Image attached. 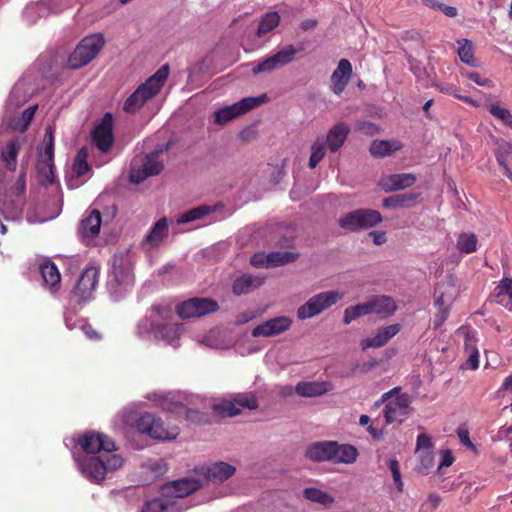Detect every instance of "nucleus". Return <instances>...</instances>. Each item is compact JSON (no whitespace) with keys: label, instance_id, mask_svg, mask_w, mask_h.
I'll use <instances>...</instances> for the list:
<instances>
[{"label":"nucleus","instance_id":"obj_1","mask_svg":"<svg viewBox=\"0 0 512 512\" xmlns=\"http://www.w3.org/2000/svg\"><path fill=\"white\" fill-rule=\"evenodd\" d=\"M76 443L86 453L75 458L78 469L92 483L100 484L108 472L123 465L122 457L115 453V442L104 433L86 431L78 436Z\"/></svg>","mask_w":512,"mask_h":512},{"label":"nucleus","instance_id":"obj_2","mask_svg":"<svg viewBox=\"0 0 512 512\" xmlns=\"http://www.w3.org/2000/svg\"><path fill=\"white\" fill-rule=\"evenodd\" d=\"M169 75L168 65H163L126 99L123 110L128 114H135L145 103L156 96Z\"/></svg>","mask_w":512,"mask_h":512},{"label":"nucleus","instance_id":"obj_3","mask_svg":"<svg viewBox=\"0 0 512 512\" xmlns=\"http://www.w3.org/2000/svg\"><path fill=\"white\" fill-rule=\"evenodd\" d=\"M104 37L94 34L83 38L68 58L71 69H79L89 64L104 46Z\"/></svg>","mask_w":512,"mask_h":512},{"label":"nucleus","instance_id":"obj_4","mask_svg":"<svg viewBox=\"0 0 512 512\" xmlns=\"http://www.w3.org/2000/svg\"><path fill=\"white\" fill-rule=\"evenodd\" d=\"M136 428L139 432L147 434L158 440H173L179 433L177 426L165 427L161 418L151 413H143L136 421Z\"/></svg>","mask_w":512,"mask_h":512},{"label":"nucleus","instance_id":"obj_5","mask_svg":"<svg viewBox=\"0 0 512 512\" xmlns=\"http://www.w3.org/2000/svg\"><path fill=\"white\" fill-rule=\"evenodd\" d=\"M382 221L379 211L373 209H357L346 213L338 220L339 226L348 231H359L376 226Z\"/></svg>","mask_w":512,"mask_h":512},{"label":"nucleus","instance_id":"obj_6","mask_svg":"<svg viewBox=\"0 0 512 512\" xmlns=\"http://www.w3.org/2000/svg\"><path fill=\"white\" fill-rule=\"evenodd\" d=\"M341 298L342 295L334 290L318 293L298 308L297 317L300 320L315 317L334 305Z\"/></svg>","mask_w":512,"mask_h":512},{"label":"nucleus","instance_id":"obj_7","mask_svg":"<svg viewBox=\"0 0 512 512\" xmlns=\"http://www.w3.org/2000/svg\"><path fill=\"white\" fill-rule=\"evenodd\" d=\"M110 277L109 287L119 295L127 292L134 284L131 265L122 257H114Z\"/></svg>","mask_w":512,"mask_h":512},{"label":"nucleus","instance_id":"obj_8","mask_svg":"<svg viewBox=\"0 0 512 512\" xmlns=\"http://www.w3.org/2000/svg\"><path fill=\"white\" fill-rule=\"evenodd\" d=\"M99 269L89 266L82 272L72 291V298L78 305L85 304L92 299L93 292L98 284Z\"/></svg>","mask_w":512,"mask_h":512},{"label":"nucleus","instance_id":"obj_9","mask_svg":"<svg viewBox=\"0 0 512 512\" xmlns=\"http://www.w3.org/2000/svg\"><path fill=\"white\" fill-rule=\"evenodd\" d=\"M26 190V172L21 171L17 180L11 187V194L17 197L16 200L8 201L0 199V211L5 219H16L21 215L24 208V201L19 197L25 193Z\"/></svg>","mask_w":512,"mask_h":512},{"label":"nucleus","instance_id":"obj_10","mask_svg":"<svg viewBox=\"0 0 512 512\" xmlns=\"http://www.w3.org/2000/svg\"><path fill=\"white\" fill-rule=\"evenodd\" d=\"M266 95L260 97H247L231 106L224 107L215 112V123L224 125L236 117L243 115L258 107L264 102Z\"/></svg>","mask_w":512,"mask_h":512},{"label":"nucleus","instance_id":"obj_11","mask_svg":"<svg viewBox=\"0 0 512 512\" xmlns=\"http://www.w3.org/2000/svg\"><path fill=\"white\" fill-rule=\"evenodd\" d=\"M219 305L215 300L209 298H191L177 306V314L182 319L201 317L216 312Z\"/></svg>","mask_w":512,"mask_h":512},{"label":"nucleus","instance_id":"obj_12","mask_svg":"<svg viewBox=\"0 0 512 512\" xmlns=\"http://www.w3.org/2000/svg\"><path fill=\"white\" fill-rule=\"evenodd\" d=\"M298 51L299 50L296 49L293 45H286L277 53L265 58L264 60L256 64L252 68V71L256 75L259 73L271 72L273 70L279 69L291 63L294 60L295 55L298 53Z\"/></svg>","mask_w":512,"mask_h":512},{"label":"nucleus","instance_id":"obj_13","mask_svg":"<svg viewBox=\"0 0 512 512\" xmlns=\"http://www.w3.org/2000/svg\"><path fill=\"white\" fill-rule=\"evenodd\" d=\"M162 152V149L154 150L146 155L142 165L138 168L134 164L130 173V181L139 184L147 177L158 175L164 168L163 163L159 160V156Z\"/></svg>","mask_w":512,"mask_h":512},{"label":"nucleus","instance_id":"obj_14","mask_svg":"<svg viewBox=\"0 0 512 512\" xmlns=\"http://www.w3.org/2000/svg\"><path fill=\"white\" fill-rule=\"evenodd\" d=\"M411 401L407 393L399 394L387 402L383 415L386 424L402 423L411 412Z\"/></svg>","mask_w":512,"mask_h":512},{"label":"nucleus","instance_id":"obj_15","mask_svg":"<svg viewBox=\"0 0 512 512\" xmlns=\"http://www.w3.org/2000/svg\"><path fill=\"white\" fill-rule=\"evenodd\" d=\"M113 125V115L107 112L92 133L93 141L98 149L104 153L110 151L114 143Z\"/></svg>","mask_w":512,"mask_h":512},{"label":"nucleus","instance_id":"obj_16","mask_svg":"<svg viewBox=\"0 0 512 512\" xmlns=\"http://www.w3.org/2000/svg\"><path fill=\"white\" fill-rule=\"evenodd\" d=\"M292 319L287 316L271 318L255 326L252 330L253 337H273L289 330Z\"/></svg>","mask_w":512,"mask_h":512},{"label":"nucleus","instance_id":"obj_17","mask_svg":"<svg viewBox=\"0 0 512 512\" xmlns=\"http://www.w3.org/2000/svg\"><path fill=\"white\" fill-rule=\"evenodd\" d=\"M201 483L193 478H182L164 485L161 493L171 499L184 498L200 489Z\"/></svg>","mask_w":512,"mask_h":512},{"label":"nucleus","instance_id":"obj_18","mask_svg":"<svg viewBox=\"0 0 512 512\" xmlns=\"http://www.w3.org/2000/svg\"><path fill=\"white\" fill-rule=\"evenodd\" d=\"M298 258V254L292 252H271L267 255L264 253L254 254L250 263L254 267L273 268L294 262Z\"/></svg>","mask_w":512,"mask_h":512},{"label":"nucleus","instance_id":"obj_19","mask_svg":"<svg viewBox=\"0 0 512 512\" xmlns=\"http://www.w3.org/2000/svg\"><path fill=\"white\" fill-rule=\"evenodd\" d=\"M352 75V65L347 59H341L331 76V89L340 95L348 85Z\"/></svg>","mask_w":512,"mask_h":512},{"label":"nucleus","instance_id":"obj_20","mask_svg":"<svg viewBox=\"0 0 512 512\" xmlns=\"http://www.w3.org/2000/svg\"><path fill=\"white\" fill-rule=\"evenodd\" d=\"M415 182L416 176L412 173L390 174L380 179L379 186L385 192H391L411 187Z\"/></svg>","mask_w":512,"mask_h":512},{"label":"nucleus","instance_id":"obj_21","mask_svg":"<svg viewBox=\"0 0 512 512\" xmlns=\"http://www.w3.org/2000/svg\"><path fill=\"white\" fill-rule=\"evenodd\" d=\"M401 326L399 324H391L380 328L375 336L361 340L360 345L363 350L369 348H380L388 343V341L399 333Z\"/></svg>","mask_w":512,"mask_h":512},{"label":"nucleus","instance_id":"obj_22","mask_svg":"<svg viewBox=\"0 0 512 512\" xmlns=\"http://www.w3.org/2000/svg\"><path fill=\"white\" fill-rule=\"evenodd\" d=\"M335 441H319L312 443L306 450L305 456L314 462L330 461L334 458Z\"/></svg>","mask_w":512,"mask_h":512},{"label":"nucleus","instance_id":"obj_23","mask_svg":"<svg viewBox=\"0 0 512 512\" xmlns=\"http://www.w3.org/2000/svg\"><path fill=\"white\" fill-rule=\"evenodd\" d=\"M350 131V126L345 122H339L329 129L326 144L331 153H336L343 146Z\"/></svg>","mask_w":512,"mask_h":512},{"label":"nucleus","instance_id":"obj_24","mask_svg":"<svg viewBox=\"0 0 512 512\" xmlns=\"http://www.w3.org/2000/svg\"><path fill=\"white\" fill-rule=\"evenodd\" d=\"M236 472V468L223 461L215 462L208 466L206 478L214 484H220L231 478Z\"/></svg>","mask_w":512,"mask_h":512},{"label":"nucleus","instance_id":"obj_25","mask_svg":"<svg viewBox=\"0 0 512 512\" xmlns=\"http://www.w3.org/2000/svg\"><path fill=\"white\" fill-rule=\"evenodd\" d=\"M265 278L243 274L237 277L232 285V292L236 296L248 294L264 284Z\"/></svg>","mask_w":512,"mask_h":512},{"label":"nucleus","instance_id":"obj_26","mask_svg":"<svg viewBox=\"0 0 512 512\" xmlns=\"http://www.w3.org/2000/svg\"><path fill=\"white\" fill-rule=\"evenodd\" d=\"M102 223L101 213L97 209H93L90 213L81 221L79 227V233L83 238H94L100 232Z\"/></svg>","mask_w":512,"mask_h":512},{"label":"nucleus","instance_id":"obj_27","mask_svg":"<svg viewBox=\"0 0 512 512\" xmlns=\"http://www.w3.org/2000/svg\"><path fill=\"white\" fill-rule=\"evenodd\" d=\"M142 512H181V508L177 500L162 494L159 498L146 501L142 507Z\"/></svg>","mask_w":512,"mask_h":512},{"label":"nucleus","instance_id":"obj_28","mask_svg":"<svg viewBox=\"0 0 512 512\" xmlns=\"http://www.w3.org/2000/svg\"><path fill=\"white\" fill-rule=\"evenodd\" d=\"M332 390L329 382H299L295 387V392L302 397H317Z\"/></svg>","mask_w":512,"mask_h":512},{"label":"nucleus","instance_id":"obj_29","mask_svg":"<svg viewBox=\"0 0 512 512\" xmlns=\"http://www.w3.org/2000/svg\"><path fill=\"white\" fill-rule=\"evenodd\" d=\"M371 314H377L382 318H386L394 314L396 305L394 300L389 296H374L368 300Z\"/></svg>","mask_w":512,"mask_h":512},{"label":"nucleus","instance_id":"obj_30","mask_svg":"<svg viewBox=\"0 0 512 512\" xmlns=\"http://www.w3.org/2000/svg\"><path fill=\"white\" fill-rule=\"evenodd\" d=\"M334 458L332 462L335 464H352L357 460L359 455L357 448L351 444H339L334 442Z\"/></svg>","mask_w":512,"mask_h":512},{"label":"nucleus","instance_id":"obj_31","mask_svg":"<svg viewBox=\"0 0 512 512\" xmlns=\"http://www.w3.org/2000/svg\"><path fill=\"white\" fill-rule=\"evenodd\" d=\"M403 144L400 141L393 140H374L370 145V153L373 157L383 158L392 155V153L400 150Z\"/></svg>","mask_w":512,"mask_h":512},{"label":"nucleus","instance_id":"obj_32","mask_svg":"<svg viewBox=\"0 0 512 512\" xmlns=\"http://www.w3.org/2000/svg\"><path fill=\"white\" fill-rule=\"evenodd\" d=\"M418 198L416 193H403L387 197L383 200L385 208H409L412 207Z\"/></svg>","mask_w":512,"mask_h":512},{"label":"nucleus","instance_id":"obj_33","mask_svg":"<svg viewBox=\"0 0 512 512\" xmlns=\"http://www.w3.org/2000/svg\"><path fill=\"white\" fill-rule=\"evenodd\" d=\"M20 151V143L17 138L11 139L1 153V159L10 171H15L17 167V156Z\"/></svg>","mask_w":512,"mask_h":512},{"label":"nucleus","instance_id":"obj_34","mask_svg":"<svg viewBox=\"0 0 512 512\" xmlns=\"http://www.w3.org/2000/svg\"><path fill=\"white\" fill-rule=\"evenodd\" d=\"M168 233V224L166 218L159 219L151 228L146 236V241L151 246H157Z\"/></svg>","mask_w":512,"mask_h":512},{"label":"nucleus","instance_id":"obj_35","mask_svg":"<svg viewBox=\"0 0 512 512\" xmlns=\"http://www.w3.org/2000/svg\"><path fill=\"white\" fill-rule=\"evenodd\" d=\"M215 212V208L209 205H200L198 207L192 208L185 213H182L177 218L178 224L189 223L195 220L202 219L204 216L209 215L210 213Z\"/></svg>","mask_w":512,"mask_h":512},{"label":"nucleus","instance_id":"obj_36","mask_svg":"<svg viewBox=\"0 0 512 512\" xmlns=\"http://www.w3.org/2000/svg\"><path fill=\"white\" fill-rule=\"evenodd\" d=\"M303 496L307 500H309L311 502L319 503V504L323 505L324 507H330L335 502V499L333 496H331L327 492H324V491H322L318 488H314V487L305 488L303 491Z\"/></svg>","mask_w":512,"mask_h":512},{"label":"nucleus","instance_id":"obj_37","mask_svg":"<svg viewBox=\"0 0 512 512\" xmlns=\"http://www.w3.org/2000/svg\"><path fill=\"white\" fill-rule=\"evenodd\" d=\"M88 157L89 154L86 148H81L77 152L74 162L72 164V172L74 176H76L77 178L83 177L84 175L91 171V167L88 164Z\"/></svg>","mask_w":512,"mask_h":512},{"label":"nucleus","instance_id":"obj_38","mask_svg":"<svg viewBox=\"0 0 512 512\" xmlns=\"http://www.w3.org/2000/svg\"><path fill=\"white\" fill-rule=\"evenodd\" d=\"M40 273L46 285L54 287L60 283L61 276L57 266L53 262L47 261L41 264Z\"/></svg>","mask_w":512,"mask_h":512},{"label":"nucleus","instance_id":"obj_39","mask_svg":"<svg viewBox=\"0 0 512 512\" xmlns=\"http://www.w3.org/2000/svg\"><path fill=\"white\" fill-rule=\"evenodd\" d=\"M280 23V15L278 12H267L265 13L259 23L257 36L262 37L263 35L274 30Z\"/></svg>","mask_w":512,"mask_h":512},{"label":"nucleus","instance_id":"obj_40","mask_svg":"<svg viewBox=\"0 0 512 512\" xmlns=\"http://www.w3.org/2000/svg\"><path fill=\"white\" fill-rule=\"evenodd\" d=\"M478 238L474 233H460L456 247L461 253L471 254L477 250Z\"/></svg>","mask_w":512,"mask_h":512},{"label":"nucleus","instance_id":"obj_41","mask_svg":"<svg viewBox=\"0 0 512 512\" xmlns=\"http://www.w3.org/2000/svg\"><path fill=\"white\" fill-rule=\"evenodd\" d=\"M369 314H371V310L368 301L355 306H349L344 310L343 322L345 324H350L357 318Z\"/></svg>","mask_w":512,"mask_h":512},{"label":"nucleus","instance_id":"obj_42","mask_svg":"<svg viewBox=\"0 0 512 512\" xmlns=\"http://www.w3.org/2000/svg\"><path fill=\"white\" fill-rule=\"evenodd\" d=\"M460 45L458 48V55L462 62L472 66H477V60L474 57V46L473 43L468 39L458 41Z\"/></svg>","mask_w":512,"mask_h":512},{"label":"nucleus","instance_id":"obj_43","mask_svg":"<svg viewBox=\"0 0 512 512\" xmlns=\"http://www.w3.org/2000/svg\"><path fill=\"white\" fill-rule=\"evenodd\" d=\"M495 297L500 304L508 305L512 300V279L503 278L495 289Z\"/></svg>","mask_w":512,"mask_h":512},{"label":"nucleus","instance_id":"obj_44","mask_svg":"<svg viewBox=\"0 0 512 512\" xmlns=\"http://www.w3.org/2000/svg\"><path fill=\"white\" fill-rule=\"evenodd\" d=\"M213 410L222 417H234L241 413L234 400H223L213 405Z\"/></svg>","mask_w":512,"mask_h":512},{"label":"nucleus","instance_id":"obj_45","mask_svg":"<svg viewBox=\"0 0 512 512\" xmlns=\"http://www.w3.org/2000/svg\"><path fill=\"white\" fill-rule=\"evenodd\" d=\"M40 158L38 162L39 170L42 171L44 168H47L49 174L53 176L54 145H44Z\"/></svg>","mask_w":512,"mask_h":512},{"label":"nucleus","instance_id":"obj_46","mask_svg":"<svg viewBox=\"0 0 512 512\" xmlns=\"http://www.w3.org/2000/svg\"><path fill=\"white\" fill-rule=\"evenodd\" d=\"M233 400L241 411L243 409L254 410L258 408V400L253 393L238 394Z\"/></svg>","mask_w":512,"mask_h":512},{"label":"nucleus","instance_id":"obj_47","mask_svg":"<svg viewBox=\"0 0 512 512\" xmlns=\"http://www.w3.org/2000/svg\"><path fill=\"white\" fill-rule=\"evenodd\" d=\"M325 153V144L323 142H320L319 140L314 142L311 146V155L309 158L308 166L311 169L316 168L320 161L324 158Z\"/></svg>","mask_w":512,"mask_h":512},{"label":"nucleus","instance_id":"obj_48","mask_svg":"<svg viewBox=\"0 0 512 512\" xmlns=\"http://www.w3.org/2000/svg\"><path fill=\"white\" fill-rule=\"evenodd\" d=\"M489 112L492 116L499 119L506 126L512 129V114L508 109L501 107L497 104H491L489 107Z\"/></svg>","mask_w":512,"mask_h":512},{"label":"nucleus","instance_id":"obj_49","mask_svg":"<svg viewBox=\"0 0 512 512\" xmlns=\"http://www.w3.org/2000/svg\"><path fill=\"white\" fill-rule=\"evenodd\" d=\"M434 466V457L430 451L423 452L420 456V463L418 472L420 474H427Z\"/></svg>","mask_w":512,"mask_h":512},{"label":"nucleus","instance_id":"obj_50","mask_svg":"<svg viewBox=\"0 0 512 512\" xmlns=\"http://www.w3.org/2000/svg\"><path fill=\"white\" fill-rule=\"evenodd\" d=\"M389 469L392 473V477H393V480H394V483L397 487V490L399 492H402L403 491V482H402V479H401V473H400V465H399V462L398 460L396 459H391L389 461Z\"/></svg>","mask_w":512,"mask_h":512},{"label":"nucleus","instance_id":"obj_51","mask_svg":"<svg viewBox=\"0 0 512 512\" xmlns=\"http://www.w3.org/2000/svg\"><path fill=\"white\" fill-rule=\"evenodd\" d=\"M457 435L459 437V440L461 444L466 446L467 448L476 451V446L472 443L469 436V431L465 429H460L457 431Z\"/></svg>","mask_w":512,"mask_h":512},{"label":"nucleus","instance_id":"obj_52","mask_svg":"<svg viewBox=\"0 0 512 512\" xmlns=\"http://www.w3.org/2000/svg\"><path fill=\"white\" fill-rule=\"evenodd\" d=\"M454 457L450 450H445L442 452L441 455V462L438 466V469H441L442 467H449L453 464Z\"/></svg>","mask_w":512,"mask_h":512},{"label":"nucleus","instance_id":"obj_53","mask_svg":"<svg viewBox=\"0 0 512 512\" xmlns=\"http://www.w3.org/2000/svg\"><path fill=\"white\" fill-rule=\"evenodd\" d=\"M448 314H449L448 310H443V311L438 310V312L435 314V317L433 320V325H434L435 329L439 328L440 326H442L444 324V322L448 318Z\"/></svg>","mask_w":512,"mask_h":512},{"label":"nucleus","instance_id":"obj_54","mask_svg":"<svg viewBox=\"0 0 512 512\" xmlns=\"http://www.w3.org/2000/svg\"><path fill=\"white\" fill-rule=\"evenodd\" d=\"M467 365L472 370H476L479 367V352L477 349H474L469 355Z\"/></svg>","mask_w":512,"mask_h":512},{"label":"nucleus","instance_id":"obj_55","mask_svg":"<svg viewBox=\"0 0 512 512\" xmlns=\"http://www.w3.org/2000/svg\"><path fill=\"white\" fill-rule=\"evenodd\" d=\"M254 316L255 315L252 311H245L237 315L235 322L238 325H242L251 321L254 318Z\"/></svg>","mask_w":512,"mask_h":512},{"label":"nucleus","instance_id":"obj_56","mask_svg":"<svg viewBox=\"0 0 512 512\" xmlns=\"http://www.w3.org/2000/svg\"><path fill=\"white\" fill-rule=\"evenodd\" d=\"M432 446L431 438L426 434H420L417 437V447L429 449Z\"/></svg>","mask_w":512,"mask_h":512},{"label":"nucleus","instance_id":"obj_57","mask_svg":"<svg viewBox=\"0 0 512 512\" xmlns=\"http://www.w3.org/2000/svg\"><path fill=\"white\" fill-rule=\"evenodd\" d=\"M36 109H37V106H31L23 111L22 119L25 122V125H28L32 121V119L35 115Z\"/></svg>","mask_w":512,"mask_h":512},{"label":"nucleus","instance_id":"obj_58","mask_svg":"<svg viewBox=\"0 0 512 512\" xmlns=\"http://www.w3.org/2000/svg\"><path fill=\"white\" fill-rule=\"evenodd\" d=\"M82 330L84 334L91 340H97L100 338L98 332L89 324L83 325Z\"/></svg>","mask_w":512,"mask_h":512},{"label":"nucleus","instance_id":"obj_59","mask_svg":"<svg viewBox=\"0 0 512 512\" xmlns=\"http://www.w3.org/2000/svg\"><path fill=\"white\" fill-rule=\"evenodd\" d=\"M468 78L480 86H486L490 82L488 79L482 78L477 72L469 73Z\"/></svg>","mask_w":512,"mask_h":512},{"label":"nucleus","instance_id":"obj_60","mask_svg":"<svg viewBox=\"0 0 512 512\" xmlns=\"http://www.w3.org/2000/svg\"><path fill=\"white\" fill-rule=\"evenodd\" d=\"M435 306L439 311L448 310L449 307L446 305V300L443 292H440L435 299Z\"/></svg>","mask_w":512,"mask_h":512},{"label":"nucleus","instance_id":"obj_61","mask_svg":"<svg viewBox=\"0 0 512 512\" xmlns=\"http://www.w3.org/2000/svg\"><path fill=\"white\" fill-rule=\"evenodd\" d=\"M369 236L373 238V242L376 245H381L387 240L385 232L372 231L369 233Z\"/></svg>","mask_w":512,"mask_h":512},{"label":"nucleus","instance_id":"obj_62","mask_svg":"<svg viewBox=\"0 0 512 512\" xmlns=\"http://www.w3.org/2000/svg\"><path fill=\"white\" fill-rule=\"evenodd\" d=\"M438 9L441 10L448 17H455L457 15V9L454 6H449L441 3L438 4Z\"/></svg>","mask_w":512,"mask_h":512},{"label":"nucleus","instance_id":"obj_63","mask_svg":"<svg viewBox=\"0 0 512 512\" xmlns=\"http://www.w3.org/2000/svg\"><path fill=\"white\" fill-rule=\"evenodd\" d=\"M441 503V497L436 493H430L428 495L427 503L423 504V507L430 504L431 508H437Z\"/></svg>","mask_w":512,"mask_h":512},{"label":"nucleus","instance_id":"obj_64","mask_svg":"<svg viewBox=\"0 0 512 512\" xmlns=\"http://www.w3.org/2000/svg\"><path fill=\"white\" fill-rule=\"evenodd\" d=\"M43 144L44 145H54L53 128L51 126H48L45 129V134H44V138H43Z\"/></svg>","mask_w":512,"mask_h":512}]
</instances>
